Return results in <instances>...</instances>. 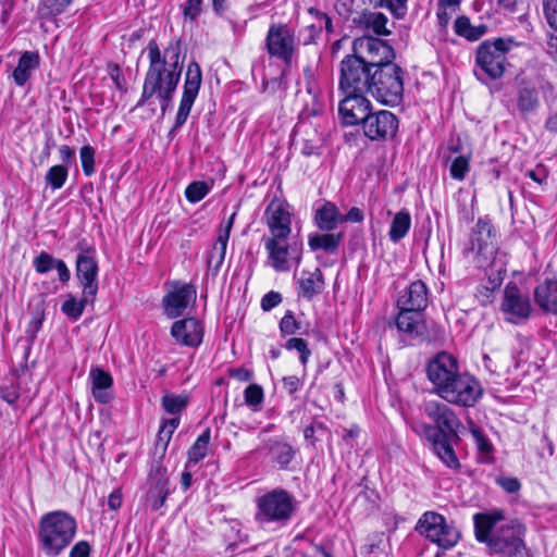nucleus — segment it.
Listing matches in <instances>:
<instances>
[{
	"label": "nucleus",
	"mask_w": 557,
	"mask_h": 557,
	"mask_svg": "<svg viewBox=\"0 0 557 557\" xmlns=\"http://www.w3.org/2000/svg\"><path fill=\"white\" fill-rule=\"evenodd\" d=\"M269 451L272 459L282 469H285L295 456L293 447L288 443L282 441H272L269 446Z\"/></svg>",
	"instance_id": "c9c22d12"
},
{
	"label": "nucleus",
	"mask_w": 557,
	"mask_h": 557,
	"mask_svg": "<svg viewBox=\"0 0 557 557\" xmlns=\"http://www.w3.org/2000/svg\"><path fill=\"white\" fill-rule=\"evenodd\" d=\"M513 44L512 38H496L481 42L475 54L476 77L480 81H484V76L491 79L500 78L506 70L507 53Z\"/></svg>",
	"instance_id": "423d86ee"
},
{
	"label": "nucleus",
	"mask_w": 557,
	"mask_h": 557,
	"mask_svg": "<svg viewBox=\"0 0 557 557\" xmlns=\"http://www.w3.org/2000/svg\"><path fill=\"white\" fill-rule=\"evenodd\" d=\"M457 359L448 352H440L426 366V376L438 394L460 374Z\"/></svg>",
	"instance_id": "ddd939ff"
},
{
	"label": "nucleus",
	"mask_w": 557,
	"mask_h": 557,
	"mask_svg": "<svg viewBox=\"0 0 557 557\" xmlns=\"http://www.w3.org/2000/svg\"><path fill=\"white\" fill-rule=\"evenodd\" d=\"M364 21L376 35H388L389 30L386 28L387 17L381 12H371L364 15Z\"/></svg>",
	"instance_id": "a18cd8bd"
},
{
	"label": "nucleus",
	"mask_w": 557,
	"mask_h": 557,
	"mask_svg": "<svg viewBox=\"0 0 557 557\" xmlns=\"http://www.w3.org/2000/svg\"><path fill=\"white\" fill-rule=\"evenodd\" d=\"M543 9L549 26L557 29V0H543Z\"/></svg>",
	"instance_id": "4d7b16f0"
},
{
	"label": "nucleus",
	"mask_w": 557,
	"mask_h": 557,
	"mask_svg": "<svg viewBox=\"0 0 557 557\" xmlns=\"http://www.w3.org/2000/svg\"><path fill=\"white\" fill-rule=\"evenodd\" d=\"M197 297V289L191 283L174 282L172 289L163 297L164 312L175 319L184 313Z\"/></svg>",
	"instance_id": "6ab92c4d"
},
{
	"label": "nucleus",
	"mask_w": 557,
	"mask_h": 557,
	"mask_svg": "<svg viewBox=\"0 0 557 557\" xmlns=\"http://www.w3.org/2000/svg\"><path fill=\"white\" fill-rule=\"evenodd\" d=\"M374 67L356 53L347 54L339 64L338 88L342 92L368 94Z\"/></svg>",
	"instance_id": "6e6552de"
},
{
	"label": "nucleus",
	"mask_w": 557,
	"mask_h": 557,
	"mask_svg": "<svg viewBox=\"0 0 557 557\" xmlns=\"http://www.w3.org/2000/svg\"><path fill=\"white\" fill-rule=\"evenodd\" d=\"M255 520L263 530L286 527L296 511L294 496L283 488H274L256 499Z\"/></svg>",
	"instance_id": "39448f33"
},
{
	"label": "nucleus",
	"mask_w": 557,
	"mask_h": 557,
	"mask_svg": "<svg viewBox=\"0 0 557 557\" xmlns=\"http://www.w3.org/2000/svg\"><path fill=\"white\" fill-rule=\"evenodd\" d=\"M299 330V323L296 321L292 311H287L286 314L280 321V331L283 335H293Z\"/></svg>",
	"instance_id": "864d4df0"
},
{
	"label": "nucleus",
	"mask_w": 557,
	"mask_h": 557,
	"mask_svg": "<svg viewBox=\"0 0 557 557\" xmlns=\"http://www.w3.org/2000/svg\"><path fill=\"white\" fill-rule=\"evenodd\" d=\"M245 404L258 410L264 399L263 388L258 384H250L244 392Z\"/></svg>",
	"instance_id": "49530a36"
},
{
	"label": "nucleus",
	"mask_w": 557,
	"mask_h": 557,
	"mask_svg": "<svg viewBox=\"0 0 557 557\" xmlns=\"http://www.w3.org/2000/svg\"><path fill=\"white\" fill-rule=\"evenodd\" d=\"M213 182L195 181L185 189V196L191 203L200 201L211 190Z\"/></svg>",
	"instance_id": "79ce46f5"
},
{
	"label": "nucleus",
	"mask_w": 557,
	"mask_h": 557,
	"mask_svg": "<svg viewBox=\"0 0 557 557\" xmlns=\"http://www.w3.org/2000/svg\"><path fill=\"white\" fill-rule=\"evenodd\" d=\"M395 323L400 332H405L410 335H421L424 329L423 323L420 321L418 311L399 309Z\"/></svg>",
	"instance_id": "2f4dec72"
},
{
	"label": "nucleus",
	"mask_w": 557,
	"mask_h": 557,
	"mask_svg": "<svg viewBox=\"0 0 557 557\" xmlns=\"http://www.w3.org/2000/svg\"><path fill=\"white\" fill-rule=\"evenodd\" d=\"M495 482L508 494H516L521 490V482L513 476H497Z\"/></svg>",
	"instance_id": "5fc2aeb1"
},
{
	"label": "nucleus",
	"mask_w": 557,
	"mask_h": 557,
	"mask_svg": "<svg viewBox=\"0 0 557 557\" xmlns=\"http://www.w3.org/2000/svg\"><path fill=\"white\" fill-rule=\"evenodd\" d=\"M428 300L426 285L418 280L412 282L404 294L399 296L397 306L401 310L420 312L426 308Z\"/></svg>",
	"instance_id": "b1692460"
},
{
	"label": "nucleus",
	"mask_w": 557,
	"mask_h": 557,
	"mask_svg": "<svg viewBox=\"0 0 557 557\" xmlns=\"http://www.w3.org/2000/svg\"><path fill=\"white\" fill-rule=\"evenodd\" d=\"M534 301L546 313L557 314V280H545L534 289Z\"/></svg>",
	"instance_id": "a878e982"
},
{
	"label": "nucleus",
	"mask_w": 557,
	"mask_h": 557,
	"mask_svg": "<svg viewBox=\"0 0 557 557\" xmlns=\"http://www.w3.org/2000/svg\"><path fill=\"white\" fill-rule=\"evenodd\" d=\"M235 219V212L228 218V220L221 225L216 240L208 253V264L213 269L214 272H218L225 259L226 247L230 238V233L233 227Z\"/></svg>",
	"instance_id": "393cba45"
},
{
	"label": "nucleus",
	"mask_w": 557,
	"mask_h": 557,
	"mask_svg": "<svg viewBox=\"0 0 557 557\" xmlns=\"http://www.w3.org/2000/svg\"><path fill=\"white\" fill-rule=\"evenodd\" d=\"M483 396L479 380L468 373L458 374L440 394L445 401L460 407H473Z\"/></svg>",
	"instance_id": "9b49d317"
},
{
	"label": "nucleus",
	"mask_w": 557,
	"mask_h": 557,
	"mask_svg": "<svg viewBox=\"0 0 557 557\" xmlns=\"http://www.w3.org/2000/svg\"><path fill=\"white\" fill-rule=\"evenodd\" d=\"M210 442V430L207 429L203 433H201L194 445L188 450V459L190 462L197 463L201 459H203L208 451V446Z\"/></svg>",
	"instance_id": "a19ab883"
},
{
	"label": "nucleus",
	"mask_w": 557,
	"mask_h": 557,
	"mask_svg": "<svg viewBox=\"0 0 557 557\" xmlns=\"http://www.w3.org/2000/svg\"><path fill=\"white\" fill-rule=\"evenodd\" d=\"M163 409L171 414H178L188 404L187 396L166 393L162 397Z\"/></svg>",
	"instance_id": "c03bdc74"
},
{
	"label": "nucleus",
	"mask_w": 557,
	"mask_h": 557,
	"mask_svg": "<svg viewBox=\"0 0 557 557\" xmlns=\"http://www.w3.org/2000/svg\"><path fill=\"white\" fill-rule=\"evenodd\" d=\"M76 528L75 519L65 511L44 515L39 520L38 541L45 555L59 556L73 541Z\"/></svg>",
	"instance_id": "20e7f679"
},
{
	"label": "nucleus",
	"mask_w": 557,
	"mask_h": 557,
	"mask_svg": "<svg viewBox=\"0 0 557 557\" xmlns=\"http://www.w3.org/2000/svg\"><path fill=\"white\" fill-rule=\"evenodd\" d=\"M202 1L201 0H187L184 8V15L189 17L191 21L196 20L201 13Z\"/></svg>",
	"instance_id": "bf43d9fd"
},
{
	"label": "nucleus",
	"mask_w": 557,
	"mask_h": 557,
	"mask_svg": "<svg viewBox=\"0 0 557 557\" xmlns=\"http://www.w3.org/2000/svg\"><path fill=\"white\" fill-rule=\"evenodd\" d=\"M40 65V57L36 51H25L21 54L12 77L17 86H24L32 76L33 71Z\"/></svg>",
	"instance_id": "cd10ccee"
},
{
	"label": "nucleus",
	"mask_w": 557,
	"mask_h": 557,
	"mask_svg": "<svg viewBox=\"0 0 557 557\" xmlns=\"http://www.w3.org/2000/svg\"><path fill=\"white\" fill-rule=\"evenodd\" d=\"M170 494L169 478L166 469L160 465H154L149 473V490L146 498L147 504L152 510H159L165 503Z\"/></svg>",
	"instance_id": "412c9836"
},
{
	"label": "nucleus",
	"mask_w": 557,
	"mask_h": 557,
	"mask_svg": "<svg viewBox=\"0 0 557 557\" xmlns=\"http://www.w3.org/2000/svg\"><path fill=\"white\" fill-rule=\"evenodd\" d=\"M282 301V296L277 292H269L261 299V308L264 311H270Z\"/></svg>",
	"instance_id": "13d9d810"
},
{
	"label": "nucleus",
	"mask_w": 557,
	"mask_h": 557,
	"mask_svg": "<svg viewBox=\"0 0 557 557\" xmlns=\"http://www.w3.org/2000/svg\"><path fill=\"white\" fill-rule=\"evenodd\" d=\"M344 99L339 101L338 113L344 125H361L372 111L371 101L363 92H343Z\"/></svg>",
	"instance_id": "dca6fc26"
},
{
	"label": "nucleus",
	"mask_w": 557,
	"mask_h": 557,
	"mask_svg": "<svg viewBox=\"0 0 557 557\" xmlns=\"http://www.w3.org/2000/svg\"><path fill=\"white\" fill-rule=\"evenodd\" d=\"M416 530L443 549L455 546L460 537L454 525L448 524L442 515L433 511L422 515Z\"/></svg>",
	"instance_id": "9d476101"
},
{
	"label": "nucleus",
	"mask_w": 557,
	"mask_h": 557,
	"mask_svg": "<svg viewBox=\"0 0 557 557\" xmlns=\"http://www.w3.org/2000/svg\"><path fill=\"white\" fill-rule=\"evenodd\" d=\"M285 347L288 350H297L301 364L306 367L311 356V351L308 347V343L304 338L292 337L286 342Z\"/></svg>",
	"instance_id": "09e8293b"
},
{
	"label": "nucleus",
	"mask_w": 557,
	"mask_h": 557,
	"mask_svg": "<svg viewBox=\"0 0 557 557\" xmlns=\"http://www.w3.org/2000/svg\"><path fill=\"white\" fill-rule=\"evenodd\" d=\"M201 82L202 74L199 64L196 62H190L187 66L183 95L171 133L182 127L186 123L193 104L198 96Z\"/></svg>",
	"instance_id": "4468645a"
},
{
	"label": "nucleus",
	"mask_w": 557,
	"mask_h": 557,
	"mask_svg": "<svg viewBox=\"0 0 557 557\" xmlns=\"http://www.w3.org/2000/svg\"><path fill=\"white\" fill-rule=\"evenodd\" d=\"M502 310L508 315V321L516 322L518 319L529 318L532 307L528 295L523 294L516 284L509 283L504 292Z\"/></svg>",
	"instance_id": "aec40b11"
},
{
	"label": "nucleus",
	"mask_w": 557,
	"mask_h": 557,
	"mask_svg": "<svg viewBox=\"0 0 557 557\" xmlns=\"http://www.w3.org/2000/svg\"><path fill=\"white\" fill-rule=\"evenodd\" d=\"M454 30L458 36L463 37L469 41H475L485 35L487 27L484 24L473 26L470 23V18L462 15L455 21Z\"/></svg>",
	"instance_id": "473e14b6"
},
{
	"label": "nucleus",
	"mask_w": 557,
	"mask_h": 557,
	"mask_svg": "<svg viewBox=\"0 0 557 557\" xmlns=\"http://www.w3.org/2000/svg\"><path fill=\"white\" fill-rule=\"evenodd\" d=\"M79 158L84 174L91 176L95 173V149L90 145L83 146L79 151Z\"/></svg>",
	"instance_id": "8fccbe9b"
},
{
	"label": "nucleus",
	"mask_w": 557,
	"mask_h": 557,
	"mask_svg": "<svg viewBox=\"0 0 557 557\" xmlns=\"http://www.w3.org/2000/svg\"><path fill=\"white\" fill-rule=\"evenodd\" d=\"M352 52L374 69L381 64L393 62L394 49L386 41L371 36L356 38L352 41Z\"/></svg>",
	"instance_id": "f8f14e48"
},
{
	"label": "nucleus",
	"mask_w": 557,
	"mask_h": 557,
	"mask_svg": "<svg viewBox=\"0 0 557 557\" xmlns=\"http://www.w3.org/2000/svg\"><path fill=\"white\" fill-rule=\"evenodd\" d=\"M322 285V273L319 269H315L313 273H310L308 277H304L299 282L302 296L307 298H311L318 294Z\"/></svg>",
	"instance_id": "ea45409f"
},
{
	"label": "nucleus",
	"mask_w": 557,
	"mask_h": 557,
	"mask_svg": "<svg viewBox=\"0 0 557 557\" xmlns=\"http://www.w3.org/2000/svg\"><path fill=\"white\" fill-rule=\"evenodd\" d=\"M72 1L73 0H39L37 16L40 20L52 18L64 12Z\"/></svg>",
	"instance_id": "e433bc0d"
},
{
	"label": "nucleus",
	"mask_w": 557,
	"mask_h": 557,
	"mask_svg": "<svg viewBox=\"0 0 557 557\" xmlns=\"http://www.w3.org/2000/svg\"><path fill=\"white\" fill-rule=\"evenodd\" d=\"M498 250V242L494 227L486 219H479L473 227L469 245L463 248L466 257H472L478 267L492 262Z\"/></svg>",
	"instance_id": "1a4fd4ad"
},
{
	"label": "nucleus",
	"mask_w": 557,
	"mask_h": 557,
	"mask_svg": "<svg viewBox=\"0 0 557 557\" xmlns=\"http://www.w3.org/2000/svg\"><path fill=\"white\" fill-rule=\"evenodd\" d=\"M57 260L48 252L42 251L34 259V268L38 273L44 274L54 269Z\"/></svg>",
	"instance_id": "603ef678"
},
{
	"label": "nucleus",
	"mask_w": 557,
	"mask_h": 557,
	"mask_svg": "<svg viewBox=\"0 0 557 557\" xmlns=\"http://www.w3.org/2000/svg\"><path fill=\"white\" fill-rule=\"evenodd\" d=\"M89 377L92 384L94 398L101 404L108 403L110 400V396L107 389H109L113 384L111 374L100 368H95L90 370Z\"/></svg>",
	"instance_id": "7c9ffc66"
},
{
	"label": "nucleus",
	"mask_w": 557,
	"mask_h": 557,
	"mask_svg": "<svg viewBox=\"0 0 557 557\" xmlns=\"http://www.w3.org/2000/svg\"><path fill=\"white\" fill-rule=\"evenodd\" d=\"M67 176L69 169L65 165L57 164L48 170L45 181L52 189H60L64 185Z\"/></svg>",
	"instance_id": "37998d69"
},
{
	"label": "nucleus",
	"mask_w": 557,
	"mask_h": 557,
	"mask_svg": "<svg viewBox=\"0 0 557 557\" xmlns=\"http://www.w3.org/2000/svg\"><path fill=\"white\" fill-rule=\"evenodd\" d=\"M343 232L313 233L309 235L308 245L312 251L323 250L326 253H335L343 239Z\"/></svg>",
	"instance_id": "c756f323"
},
{
	"label": "nucleus",
	"mask_w": 557,
	"mask_h": 557,
	"mask_svg": "<svg viewBox=\"0 0 557 557\" xmlns=\"http://www.w3.org/2000/svg\"><path fill=\"white\" fill-rule=\"evenodd\" d=\"M264 248L268 251V258L271 267L278 272H286L292 263L296 265L300 262V247L296 243L288 245L286 239H264Z\"/></svg>",
	"instance_id": "a211bd4d"
},
{
	"label": "nucleus",
	"mask_w": 557,
	"mask_h": 557,
	"mask_svg": "<svg viewBox=\"0 0 557 557\" xmlns=\"http://www.w3.org/2000/svg\"><path fill=\"white\" fill-rule=\"evenodd\" d=\"M301 386V381L296 375L285 376L283 379V387L288 394H295Z\"/></svg>",
	"instance_id": "0e129e2a"
},
{
	"label": "nucleus",
	"mask_w": 557,
	"mask_h": 557,
	"mask_svg": "<svg viewBox=\"0 0 557 557\" xmlns=\"http://www.w3.org/2000/svg\"><path fill=\"white\" fill-rule=\"evenodd\" d=\"M265 47L271 57L289 64L295 50V36L286 24H273L268 30Z\"/></svg>",
	"instance_id": "f3484780"
},
{
	"label": "nucleus",
	"mask_w": 557,
	"mask_h": 557,
	"mask_svg": "<svg viewBox=\"0 0 557 557\" xmlns=\"http://www.w3.org/2000/svg\"><path fill=\"white\" fill-rule=\"evenodd\" d=\"M398 117L391 111H371L362 124V131L370 140L386 141L393 139L398 131Z\"/></svg>",
	"instance_id": "2eb2a0df"
},
{
	"label": "nucleus",
	"mask_w": 557,
	"mask_h": 557,
	"mask_svg": "<svg viewBox=\"0 0 557 557\" xmlns=\"http://www.w3.org/2000/svg\"><path fill=\"white\" fill-rule=\"evenodd\" d=\"M171 437H172V434H170L168 431H165V429L160 426V430L158 433V438L156 442V450H160L162 456L164 455V453L168 448Z\"/></svg>",
	"instance_id": "052dcab7"
},
{
	"label": "nucleus",
	"mask_w": 557,
	"mask_h": 557,
	"mask_svg": "<svg viewBox=\"0 0 557 557\" xmlns=\"http://www.w3.org/2000/svg\"><path fill=\"white\" fill-rule=\"evenodd\" d=\"M503 519L500 511L492 513H476L474 528L476 540L486 543L493 553L506 557H516L525 549L523 536L525 528L519 522H511L495 529L496 523Z\"/></svg>",
	"instance_id": "7ed1b4c3"
},
{
	"label": "nucleus",
	"mask_w": 557,
	"mask_h": 557,
	"mask_svg": "<svg viewBox=\"0 0 557 557\" xmlns=\"http://www.w3.org/2000/svg\"><path fill=\"white\" fill-rule=\"evenodd\" d=\"M96 296L88 297L83 295L82 299H77L75 296L69 294L65 301L61 306V311L70 319L78 320L88 304H94Z\"/></svg>",
	"instance_id": "f704fd0d"
},
{
	"label": "nucleus",
	"mask_w": 557,
	"mask_h": 557,
	"mask_svg": "<svg viewBox=\"0 0 557 557\" xmlns=\"http://www.w3.org/2000/svg\"><path fill=\"white\" fill-rule=\"evenodd\" d=\"M469 159L465 156H459L450 164V176L457 181H462L469 172Z\"/></svg>",
	"instance_id": "3c124183"
},
{
	"label": "nucleus",
	"mask_w": 557,
	"mask_h": 557,
	"mask_svg": "<svg viewBox=\"0 0 557 557\" xmlns=\"http://www.w3.org/2000/svg\"><path fill=\"white\" fill-rule=\"evenodd\" d=\"M407 1L408 0H381L382 5L387 8L391 11V13L397 18H401L406 15Z\"/></svg>",
	"instance_id": "6e6d98bb"
},
{
	"label": "nucleus",
	"mask_w": 557,
	"mask_h": 557,
	"mask_svg": "<svg viewBox=\"0 0 557 557\" xmlns=\"http://www.w3.org/2000/svg\"><path fill=\"white\" fill-rule=\"evenodd\" d=\"M468 425L481 458H484L485 461H490V457L494 450L492 443L484 435L483 431L471 419L468 420Z\"/></svg>",
	"instance_id": "58836bf2"
},
{
	"label": "nucleus",
	"mask_w": 557,
	"mask_h": 557,
	"mask_svg": "<svg viewBox=\"0 0 557 557\" xmlns=\"http://www.w3.org/2000/svg\"><path fill=\"white\" fill-rule=\"evenodd\" d=\"M496 272V275L493 273L488 275L486 289L494 290L502 285L506 271L497 270Z\"/></svg>",
	"instance_id": "774afa93"
},
{
	"label": "nucleus",
	"mask_w": 557,
	"mask_h": 557,
	"mask_svg": "<svg viewBox=\"0 0 557 557\" xmlns=\"http://www.w3.org/2000/svg\"><path fill=\"white\" fill-rule=\"evenodd\" d=\"M424 412L434 424L420 423L413 426V430L425 437L434 454L447 467L458 469L460 463L451 442H457L460 438L461 421L451 408L437 400L426 401Z\"/></svg>",
	"instance_id": "f03ea898"
},
{
	"label": "nucleus",
	"mask_w": 557,
	"mask_h": 557,
	"mask_svg": "<svg viewBox=\"0 0 557 557\" xmlns=\"http://www.w3.org/2000/svg\"><path fill=\"white\" fill-rule=\"evenodd\" d=\"M76 276L81 283L83 295H87L88 297L97 295L98 263L89 251H84L77 256Z\"/></svg>",
	"instance_id": "4be33fe9"
},
{
	"label": "nucleus",
	"mask_w": 557,
	"mask_h": 557,
	"mask_svg": "<svg viewBox=\"0 0 557 557\" xmlns=\"http://www.w3.org/2000/svg\"><path fill=\"white\" fill-rule=\"evenodd\" d=\"M267 222L274 239H287L292 232L289 211H267Z\"/></svg>",
	"instance_id": "c85d7f7f"
},
{
	"label": "nucleus",
	"mask_w": 557,
	"mask_h": 557,
	"mask_svg": "<svg viewBox=\"0 0 557 557\" xmlns=\"http://www.w3.org/2000/svg\"><path fill=\"white\" fill-rule=\"evenodd\" d=\"M517 109L519 113L527 116L540 108V96L537 88L528 82H522L517 90Z\"/></svg>",
	"instance_id": "bb28decb"
},
{
	"label": "nucleus",
	"mask_w": 557,
	"mask_h": 557,
	"mask_svg": "<svg viewBox=\"0 0 557 557\" xmlns=\"http://www.w3.org/2000/svg\"><path fill=\"white\" fill-rule=\"evenodd\" d=\"M148 58L149 67L136 108L143 107L154 94L163 92L169 98V94L175 92L184 66L181 39L173 38L163 51L156 40H150Z\"/></svg>",
	"instance_id": "f257e3e1"
},
{
	"label": "nucleus",
	"mask_w": 557,
	"mask_h": 557,
	"mask_svg": "<svg viewBox=\"0 0 557 557\" xmlns=\"http://www.w3.org/2000/svg\"><path fill=\"white\" fill-rule=\"evenodd\" d=\"M171 335L182 346L197 347L202 342L203 329L197 319L186 318L173 323Z\"/></svg>",
	"instance_id": "5701e85b"
},
{
	"label": "nucleus",
	"mask_w": 557,
	"mask_h": 557,
	"mask_svg": "<svg viewBox=\"0 0 557 557\" xmlns=\"http://www.w3.org/2000/svg\"><path fill=\"white\" fill-rule=\"evenodd\" d=\"M59 153H60V158H61V161H62L61 165H65L66 168L75 159V149L70 147V146H67V145H62L59 148Z\"/></svg>",
	"instance_id": "69168bd1"
},
{
	"label": "nucleus",
	"mask_w": 557,
	"mask_h": 557,
	"mask_svg": "<svg viewBox=\"0 0 557 557\" xmlns=\"http://www.w3.org/2000/svg\"><path fill=\"white\" fill-rule=\"evenodd\" d=\"M404 70L394 62L374 69L369 94L384 106L395 107L404 98Z\"/></svg>",
	"instance_id": "0eeeda50"
},
{
	"label": "nucleus",
	"mask_w": 557,
	"mask_h": 557,
	"mask_svg": "<svg viewBox=\"0 0 557 557\" xmlns=\"http://www.w3.org/2000/svg\"><path fill=\"white\" fill-rule=\"evenodd\" d=\"M90 545L87 541L77 542L70 552V557H89Z\"/></svg>",
	"instance_id": "680f3d73"
},
{
	"label": "nucleus",
	"mask_w": 557,
	"mask_h": 557,
	"mask_svg": "<svg viewBox=\"0 0 557 557\" xmlns=\"http://www.w3.org/2000/svg\"><path fill=\"white\" fill-rule=\"evenodd\" d=\"M460 1L459 0H441L438 3V10H437V20L438 24L442 27H446L449 23L450 15L453 12H456V10L459 7Z\"/></svg>",
	"instance_id": "de8ad7c7"
},
{
	"label": "nucleus",
	"mask_w": 557,
	"mask_h": 557,
	"mask_svg": "<svg viewBox=\"0 0 557 557\" xmlns=\"http://www.w3.org/2000/svg\"><path fill=\"white\" fill-rule=\"evenodd\" d=\"M230 375L239 382H248L252 379V372L245 368H236L230 370Z\"/></svg>",
	"instance_id": "338daca9"
},
{
	"label": "nucleus",
	"mask_w": 557,
	"mask_h": 557,
	"mask_svg": "<svg viewBox=\"0 0 557 557\" xmlns=\"http://www.w3.org/2000/svg\"><path fill=\"white\" fill-rule=\"evenodd\" d=\"M410 225V215L405 211H398L392 220L391 228L388 232L389 239L394 243H397L404 238L409 232Z\"/></svg>",
	"instance_id": "4c0bfd02"
},
{
	"label": "nucleus",
	"mask_w": 557,
	"mask_h": 557,
	"mask_svg": "<svg viewBox=\"0 0 557 557\" xmlns=\"http://www.w3.org/2000/svg\"><path fill=\"white\" fill-rule=\"evenodd\" d=\"M314 222L322 232L337 233L336 230L345 223V218L341 211H315Z\"/></svg>",
	"instance_id": "72a5a7b5"
},
{
	"label": "nucleus",
	"mask_w": 557,
	"mask_h": 557,
	"mask_svg": "<svg viewBox=\"0 0 557 557\" xmlns=\"http://www.w3.org/2000/svg\"><path fill=\"white\" fill-rule=\"evenodd\" d=\"M525 176L530 177L536 184L542 185L547 178L546 169L542 165H537L535 169L528 170Z\"/></svg>",
	"instance_id": "e2e57ef3"
}]
</instances>
